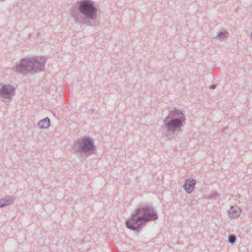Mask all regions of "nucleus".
I'll return each mask as SVG.
<instances>
[{"label": "nucleus", "mask_w": 252, "mask_h": 252, "mask_svg": "<svg viewBox=\"0 0 252 252\" xmlns=\"http://www.w3.org/2000/svg\"><path fill=\"white\" fill-rule=\"evenodd\" d=\"M98 6L91 0L75 3L70 10V15L75 23L95 26L98 18Z\"/></svg>", "instance_id": "1"}, {"label": "nucleus", "mask_w": 252, "mask_h": 252, "mask_svg": "<svg viewBox=\"0 0 252 252\" xmlns=\"http://www.w3.org/2000/svg\"><path fill=\"white\" fill-rule=\"evenodd\" d=\"M158 219V214L151 203H142L138 205L125 224L128 229L139 232L147 223Z\"/></svg>", "instance_id": "2"}, {"label": "nucleus", "mask_w": 252, "mask_h": 252, "mask_svg": "<svg viewBox=\"0 0 252 252\" xmlns=\"http://www.w3.org/2000/svg\"><path fill=\"white\" fill-rule=\"evenodd\" d=\"M74 154H79L78 158L83 161L88 156L95 154L97 147L92 138L89 136H83L73 141L72 147Z\"/></svg>", "instance_id": "3"}, {"label": "nucleus", "mask_w": 252, "mask_h": 252, "mask_svg": "<svg viewBox=\"0 0 252 252\" xmlns=\"http://www.w3.org/2000/svg\"><path fill=\"white\" fill-rule=\"evenodd\" d=\"M186 117L182 110L176 108L170 111L163 120L166 132L174 133L181 132L182 127L185 124Z\"/></svg>", "instance_id": "4"}, {"label": "nucleus", "mask_w": 252, "mask_h": 252, "mask_svg": "<svg viewBox=\"0 0 252 252\" xmlns=\"http://www.w3.org/2000/svg\"><path fill=\"white\" fill-rule=\"evenodd\" d=\"M28 62L31 67V73L35 74L42 71L45 68L46 58L44 57L28 58Z\"/></svg>", "instance_id": "5"}, {"label": "nucleus", "mask_w": 252, "mask_h": 252, "mask_svg": "<svg viewBox=\"0 0 252 252\" xmlns=\"http://www.w3.org/2000/svg\"><path fill=\"white\" fill-rule=\"evenodd\" d=\"M15 71L23 75L31 73V67H30L28 58L22 59L18 64H17L13 68Z\"/></svg>", "instance_id": "6"}, {"label": "nucleus", "mask_w": 252, "mask_h": 252, "mask_svg": "<svg viewBox=\"0 0 252 252\" xmlns=\"http://www.w3.org/2000/svg\"><path fill=\"white\" fill-rule=\"evenodd\" d=\"M15 88L10 84L3 85L0 89V96L5 99H11L15 95Z\"/></svg>", "instance_id": "7"}, {"label": "nucleus", "mask_w": 252, "mask_h": 252, "mask_svg": "<svg viewBox=\"0 0 252 252\" xmlns=\"http://www.w3.org/2000/svg\"><path fill=\"white\" fill-rule=\"evenodd\" d=\"M196 183V180L193 178L187 179L183 185L184 189L187 193L190 194L194 190Z\"/></svg>", "instance_id": "8"}, {"label": "nucleus", "mask_w": 252, "mask_h": 252, "mask_svg": "<svg viewBox=\"0 0 252 252\" xmlns=\"http://www.w3.org/2000/svg\"><path fill=\"white\" fill-rule=\"evenodd\" d=\"M241 210L237 206H231L228 210V214L230 218H238L240 216Z\"/></svg>", "instance_id": "9"}, {"label": "nucleus", "mask_w": 252, "mask_h": 252, "mask_svg": "<svg viewBox=\"0 0 252 252\" xmlns=\"http://www.w3.org/2000/svg\"><path fill=\"white\" fill-rule=\"evenodd\" d=\"M50 119L48 117H47L40 120L38 123L37 126L39 128L43 129L48 128L50 126Z\"/></svg>", "instance_id": "10"}, {"label": "nucleus", "mask_w": 252, "mask_h": 252, "mask_svg": "<svg viewBox=\"0 0 252 252\" xmlns=\"http://www.w3.org/2000/svg\"><path fill=\"white\" fill-rule=\"evenodd\" d=\"M14 201L13 197L6 196L0 199V208L11 204Z\"/></svg>", "instance_id": "11"}, {"label": "nucleus", "mask_w": 252, "mask_h": 252, "mask_svg": "<svg viewBox=\"0 0 252 252\" xmlns=\"http://www.w3.org/2000/svg\"><path fill=\"white\" fill-rule=\"evenodd\" d=\"M229 34L226 31H222L220 32L217 35L216 39L220 41H224L226 38V35Z\"/></svg>", "instance_id": "12"}, {"label": "nucleus", "mask_w": 252, "mask_h": 252, "mask_svg": "<svg viewBox=\"0 0 252 252\" xmlns=\"http://www.w3.org/2000/svg\"><path fill=\"white\" fill-rule=\"evenodd\" d=\"M218 197V193L217 192H214L211 193L210 194H209L207 198L210 200H216Z\"/></svg>", "instance_id": "13"}, {"label": "nucleus", "mask_w": 252, "mask_h": 252, "mask_svg": "<svg viewBox=\"0 0 252 252\" xmlns=\"http://www.w3.org/2000/svg\"><path fill=\"white\" fill-rule=\"evenodd\" d=\"M228 241L230 244H234L236 241V237L234 235H230Z\"/></svg>", "instance_id": "14"}, {"label": "nucleus", "mask_w": 252, "mask_h": 252, "mask_svg": "<svg viewBox=\"0 0 252 252\" xmlns=\"http://www.w3.org/2000/svg\"><path fill=\"white\" fill-rule=\"evenodd\" d=\"M217 87V85L216 84H213L209 86V88L210 90H213L215 89Z\"/></svg>", "instance_id": "15"}, {"label": "nucleus", "mask_w": 252, "mask_h": 252, "mask_svg": "<svg viewBox=\"0 0 252 252\" xmlns=\"http://www.w3.org/2000/svg\"><path fill=\"white\" fill-rule=\"evenodd\" d=\"M1 1H4L5 0H0Z\"/></svg>", "instance_id": "16"}]
</instances>
